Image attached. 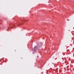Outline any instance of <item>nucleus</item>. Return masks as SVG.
Wrapping results in <instances>:
<instances>
[{
	"instance_id": "f257e3e1",
	"label": "nucleus",
	"mask_w": 74,
	"mask_h": 74,
	"mask_svg": "<svg viewBox=\"0 0 74 74\" xmlns=\"http://www.w3.org/2000/svg\"><path fill=\"white\" fill-rule=\"evenodd\" d=\"M38 49L37 47L36 46H35L34 48V51H36V50Z\"/></svg>"
}]
</instances>
